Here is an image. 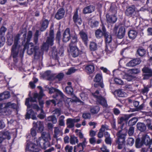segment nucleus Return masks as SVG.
Here are the masks:
<instances>
[{
    "label": "nucleus",
    "instance_id": "38",
    "mask_svg": "<svg viewBox=\"0 0 152 152\" xmlns=\"http://www.w3.org/2000/svg\"><path fill=\"white\" fill-rule=\"evenodd\" d=\"M99 110V108L98 106L92 107L90 109L91 113L93 114L97 113Z\"/></svg>",
    "mask_w": 152,
    "mask_h": 152
},
{
    "label": "nucleus",
    "instance_id": "55",
    "mask_svg": "<svg viewBox=\"0 0 152 152\" xmlns=\"http://www.w3.org/2000/svg\"><path fill=\"white\" fill-rule=\"evenodd\" d=\"M39 32V31L37 30L34 35V41L36 44H37V43Z\"/></svg>",
    "mask_w": 152,
    "mask_h": 152
},
{
    "label": "nucleus",
    "instance_id": "63",
    "mask_svg": "<svg viewBox=\"0 0 152 152\" xmlns=\"http://www.w3.org/2000/svg\"><path fill=\"white\" fill-rule=\"evenodd\" d=\"M134 128L133 127H131L129 128V130L128 133L129 136L132 135L134 132Z\"/></svg>",
    "mask_w": 152,
    "mask_h": 152
},
{
    "label": "nucleus",
    "instance_id": "41",
    "mask_svg": "<svg viewBox=\"0 0 152 152\" xmlns=\"http://www.w3.org/2000/svg\"><path fill=\"white\" fill-rule=\"evenodd\" d=\"M115 92H116L117 95L119 97H124L126 96V94L121 90H117Z\"/></svg>",
    "mask_w": 152,
    "mask_h": 152
},
{
    "label": "nucleus",
    "instance_id": "62",
    "mask_svg": "<svg viewBox=\"0 0 152 152\" xmlns=\"http://www.w3.org/2000/svg\"><path fill=\"white\" fill-rule=\"evenodd\" d=\"M125 75L124 77L128 81H130L132 80L133 79V77L131 75H128L126 74Z\"/></svg>",
    "mask_w": 152,
    "mask_h": 152
},
{
    "label": "nucleus",
    "instance_id": "34",
    "mask_svg": "<svg viewBox=\"0 0 152 152\" xmlns=\"http://www.w3.org/2000/svg\"><path fill=\"white\" fill-rule=\"evenodd\" d=\"M99 22L94 20H91L89 21V24L92 28L97 26L99 25Z\"/></svg>",
    "mask_w": 152,
    "mask_h": 152
},
{
    "label": "nucleus",
    "instance_id": "12",
    "mask_svg": "<svg viewBox=\"0 0 152 152\" xmlns=\"http://www.w3.org/2000/svg\"><path fill=\"white\" fill-rule=\"evenodd\" d=\"M71 38L70 29L67 28L66 29L63 34L62 40L63 42H68Z\"/></svg>",
    "mask_w": 152,
    "mask_h": 152
},
{
    "label": "nucleus",
    "instance_id": "48",
    "mask_svg": "<svg viewBox=\"0 0 152 152\" xmlns=\"http://www.w3.org/2000/svg\"><path fill=\"white\" fill-rule=\"evenodd\" d=\"M65 91L67 94H71L73 93V90L71 86H67L65 88Z\"/></svg>",
    "mask_w": 152,
    "mask_h": 152
},
{
    "label": "nucleus",
    "instance_id": "30",
    "mask_svg": "<svg viewBox=\"0 0 152 152\" xmlns=\"http://www.w3.org/2000/svg\"><path fill=\"white\" fill-rule=\"evenodd\" d=\"M105 38V42L106 43H109L112 41L111 35L108 33H104V35Z\"/></svg>",
    "mask_w": 152,
    "mask_h": 152
},
{
    "label": "nucleus",
    "instance_id": "4",
    "mask_svg": "<svg viewBox=\"0 0 152 152\" xmlns=\"http://www.w3.org/2000/svg\"><path fill=\"white\" fill-rule=\"evenodd\" d=\"M37 139L34 138V141L32 142H28L26 145V150L27 151L33 152L39 151L41 148L43 149L41 143L42 142H37Z\"/></svg>",
    "mask_w": 152,
    "mask_h": 152
},
{
    "label": "nucleus",
    "instance_id": "15",
    "mask_svg": "<svg viewBox=\"0 0 152 152\" xmlns=\"http://www.w3.org/2000/svg\"><path fill=\"white\" fill-rule=\"evenodd\" d=\"M144 75L143 79L144 80L148 78L149 77L152 75V70L147 67H145L142 69Z\"/></svg>",
    "mask_w": 152,
    "mask_h": 152
},
{
    "label": "nucleus",
    "instance_id": "6",
    "mask_svg": "<svg viewBox=\"0 0 152 152\" xmlns=\"http://www.w3.org/2000/svg\"><path fill=\"white\" fill-rule=\"evenodd\" d=\"M122 131V130L120 131L117 134L118 137L117 141L118 144V148L119 149H121L123 148L125 143V137L126 134L125 133Z\"/></svg>",
    "mask_w": 152,
    "mask_h": 152
},
{
    "label": "nucleus",
    "instance_id": "33",
    "mask_svg": "<svg viewBox=\"0 0 152 152\" xmlns=\"http://www.w3.org/2000/svg\"><path fill=\"white\" fill-rule=\"evenodd\" d=\"M137 127L138 130L141 132L145 131L146 129L145 125L141 123H138L137 124Z\"/></svg>",
    "mask_w": 152,
    "mask_h": 152
},
{
    "label": "nucleus",
    "instance_id": "49",
    "mask_svg": "<svg viewBox=\"0 0 152 152\" xmlns=\"http://www.w3.org/2000/svg\"><path fill=\"white\" fill-rule=\"evenodd\" d=\"M5 39L4 36L0 33V48L2 46L5 42Z\"/></svg>",
    "mask_w": 152,
    "mask_h": 152
},
{
    "label": "nucleus",
    "instance_id": "9",
    "mask_svg": "<svg viewBox=\"0 0 152 152\" xmlns=\"http://www.w3.org/2000/svg\"><path fill=\"white\" fill-rule=\"evenodd\" d=\"M87 143L86 138H84L82 142L80 143L77 145L74 146V152H84V149L86 147Z\"/></svg>",
    "mask_w": 152,
    "mask_h": 152
},
{
    "label": "nucleus",
    "instance_id": "35",
    "mask_svg": "<svg viewBox=\"0 0 152 152\" xmlns=\"http://www.w3.org/2000/svg\"><path fill=\"white\" fill-rule=\"evenodd\" d=\"M78 42L77 36L75 35L72 36L71 40V43L69 44V46H73V45H75Z\"/></svg>",
    "mask_w": 152,
    "mask_h": 152
},
{
    "label": "nucleus",
    "instance_id": "5",
    "mask_svg": "<svg viewBox=\"0 0 152 152\" xmlns=\"http://www.w3.org/2000/svg\"><path fill=\"white\" fill-rule=\"evenodd\" d=\"M27 52L29 55H31L34 53V58L36 59H38L39 57L42 55V53L40 51L39 47L37 46L34 47L32 43L28 44V48Z\"/></svg>",
    "mask_w": 152,
    "mask_h": 152
},
{
    "label": "nucleus",
    "instance_id": "56",
    "mask_svg": "<svg viewBox=\"0 0 152 152\" xmlns=\"http://www.w3.org/2000/svg\"><path fill=\"white\" fill-rule=\"evenodd\" d=\"M58 52L55 48H54L52 51V55L53 57H56L58 55Z\"/></svg>",
    "mask_w": 152,
    "mask_h": 152
},
{
    "label": "nucleus",
    "instance_id": "32",
    "mask_svg": "<svg viewBox=\"0 0 152 152\" xmlns=\"http://www.w3.org/2000/svg\"><path fill=\"white\" fill-rule=\"evenodd\" d=\"M16 107V105L15 104L13 103H12L11 102H9L5 104L4 107V110L5 109L8 108H15Z\"/></svg>",
    "mask_w": 152,
    "mask_h": 152
},
{
    "label": "nucleus",
    "instance_id": "28",
    "mask_svg": "<svg viewBox=\"0 0 152 152\" xmlns=\"http://www.w3.org/2000/svg\"><path fill=\"white\" fill-rule=\"evenodd\" d=\"M66 124L68 128H72L73 127L75 126V123L73 118H68L66 120Z\"/></svg>",
    "mask_w": 152,
    "mask_h": 152
},
{
    "label": "nucleus",
    "instance_id": "16",
    "mask_svg": "<svg viewBox=\"0 0 152 152\" xmlns=\"http://www.w3.org/2000/svg\"><path fill=\"white\" fill-rule=\"evenodd\" d=\"M34 127H36L38 132H41L44 130V126L43 122L37 121L36 123L34 122L33 123Z\"/></svg>",
    "mask_w": 152,
    "mask_h": 152
},
{
    "label": "nucleus",
    "instance_id": "13",
    "mask_svg": "<svg viewBox=\"0 0 152 152\" xmlns=\"http://www.w3.org/2000/svg\"><path fill=\"white\" fill-rule=\"evenodd\" d=\"M69 46L70 49V53L71 55L74 57L78 56L79 54L80 51L77 46L75 45Z\"/></svg>",
    "mask_w": 152,
    "mask_h": 152
},
{
    "label": "nucleus",
    "instance_id": "29",
    "mask_svg": "<svg viewBox=\"0 0 152 152\" xmlns=\"http://www.w3.org/2000/svg\"><path fill=\"white\" fill-rule=\"evenodd\" d=\"M137 34V32L134 30H131L128 33V36L130 39H134L136 37Z\"/></svg>",
    "mask_w": 152,
    "mask_h": 152
},
{
    "label": "nucleus",
    "instance_id": "46",
    "mask_svg": "<svg viewBox=\"0 0 152 152\" xmlns=\"http://www.w3.org/2000/svg\"><path fill=\"white\" fill-rule=\"evenodd\" d=\"M137 121V119L135 117L133 118L129 121L128 124L129 126H133L135 124Z\"/></svg>",
    "mask_w": 152,
    "mask_h": 152
},
{
    "label": "nucleus",
    "instance_id": "10",
    "mask_svg": "<svg viewBox=\"0 0 152 152\" xmlns=\"http://www.w3.org/2000/svg\"><path fill=\"white\" fill-rule=\"evenodd\" d=\"M99 93V91H96L93 94V95L96 98L97 102L102 105L104 107H107V104L106 100L103 97L100 96H98V95Z\"/></svg>",
    "mask_w": 152,
    "mask_h": 152
},
{
    "label": "nucleus",
    "instance_id": "40",
    "mask_svg": "<svg viewBox=\"0 0 152 152\" xmlns=\"http://www.w3.org/2000/svg\"><path fill=\"white\" fill-rule=\"evenodd\" d=\"M102 80V75L100 74H97L95 76L94 81L96 82H99Z\"/></svg>",
    "mask_w": 152,
    "mask_h": 152
},
{
    "label": "nucleus",
    "instance_id": "24",
    "mask_svg": "<svg viewBox=\"0 0 152 152\" xmlns=\"http://www.w3.org/2000/svg\"><path fill=\"white\" fill-rule=\"evenodd\" d=\"M95 9V7L93 6H89L85 7L83 10V12L85 14L90 13L93 12Z\"/></svg>",
    "mask_w": 152,
    "mask_h": 152
},
{
    "label": "nucleus",
    "instance_id": "51",
    "mask_svg": "<svg viewBox=\"0 0 152 152\" xmlns=\"http://www.w3.org/2000/svg\"><path fill=\"white\" fill-rule=\"evenodd\" d=\"M40 110L41 113L38 115L37 117L41 119H42L45 118V115L42 109H41Z\"/></svg>",
    "mask_w": 152,
    "mask_h": 152
},
{
    "label": "nucleus",
    "instance_id": "11",
    "mask_svg": "<svg viewBox=\"0 0 152 152\" xmlns=\"http://www.w3.org/2000/svg\"><path fill=\"white\" fill-rule=\"evenodd\" d=\"M63 130L59 127H54V134L53 137L56 139V141L58 140L61 141V138H58V137L62 135L63 134Z\"/></svg>",
    "mask_w": 152,
    "mask_h": 152
},
{
    "label": "nucleus",
    "instance_id": "18",
    "mask_svg": "<svg viewBox=\"0 0 152 152\" xmlns=\"http://www.w3.org/2000/svg\"><path fill=\"white\" fill-rule=\"evenodd\" d=\"M73 20L76 24L80 25L82 22V20L80 17L78 15L77 11V10L74 13L73 16Z\"/></svg>",
    "mask_w": 152,
    "mask_h": 152
},
{
    "label": "nucleus",
    "instance_id": "58",
    "mask_svg": "<svg viewBox=\"0 0 152 152\" xmlns=\"http://www.w3.org/2000/svg\"><path fill=\"white\" fill-rule=\"evenodd\" d=\"M7 30V28L4 26H2L0 28V33L4 36V33Z\"/></svg>",
    "mask_w": 152,
    "mask_h": 152
},
{
    "label": "nucleus",
    "instance_id": "21",
    "mask_svg": "<svg viewBox=\"0 0 152 152\" xmlns=\"http://www.w3.org/2000/svg\"><path fill=\"white\" fill-rule=\"evenodd\" d=\"M125 28L124 27H120L117 34L118 37L120 39L122 38L125 35Z\"/></svg>",
    "mask_w": 152,
    "mask_h": 152
},
{
    "label": "nucleus",
    "instance_id": "45",
    "mask_svg": "<svg viewBox=\"0 0 152 152\" xmlns=\"http://www.w3.org/2000/svg\"><path fill=\"white\" fill-rule=\"evenodd\" d=\"M47 120L48 121H51L54 124H56L57 121V119L54 115L50 116L47 118Z\"/></svg>",
    "mask_w": 152,
    "mask_h": 152
},
{
    "label": "nucleus",
    "instance_id": "1",
    "mask_svg": "<svg viewBox=\"0 0 152 152\" xmlns=\"http://www.w3.org/2000/svg\"><path fill=\"white\" fill-rule=\"evenodd\" d=\"M38 88L40 89L39 95L37 93H34L33 96V98L31 97L26 99L25 104L27 107V113L26 115V119H29L31 118L32 119H36L37 118L35 114L31 109L30 108L33 107L34 109L39 110L40 109L38 106L36 104H34L32 105H30L28 103L30 102H35L37 101V99L39 100L42 96H44L42 88L40 86H38Z\"/></svg>",
    "mask_w": 152,
    "mask_h": 152
},
{
    "label": "nucleus",
    "instance_id": "3",
    "mask_svg": "<svg viewBox=\"0 0 152 152\" xmlns=\"http://www.w3.org/2000/svg\"><path fill=\"white\" fill-rule=\"evenodd\" d=\"M20 34L17 35L15 37L14 42L11 51V55L14 58L17 57L18 53L22 51L21 46L19 44Z\"/></svg>",
    "mask_w": 152,
    "mask_h": 152
},
{
    "label": "nucleus",
    "instance_id": "14",
    "mask_svg": "<svg viewBox=\"0 0 152 152\" xmlns=\"http://www.w3.org/2000/svg\"><path fill=\"white\" fill-rule=\"evenodd\" d=\"M10 134L8 131L0 132V144L1 143L4 139H7L10 140Z\"/></svg>",
    "mask_w": 152,
    "mask_h": 152
},
{
    "label": "nucleus",
    "instance_id": "23",
    "mask_svg": "<svg viewBox=\"0 0 152 152\" xmlns=\"http://www.w3.org/2000/svg\"><path fill=\"white\" fill-rule=\"evenodd\" d=\"M94 67L93 65H88L85 67L86 72L89 74L92 73L94 71Z\"/></svg>",
    "mask_w": 152,
    "mask_h": 152
},
{
    "label": "nucleus",
    "instance_id": "54",
    "mask_svg": "<svg viewBox=\"0 0 152 152\" xmlns=\"http://www.w3.org/2000/svg\"><path fill=\"white\" fill-rule=\"evenodd\" d=\"M114 81L116 84L119 85H123L124 83L121 80L118 78H115Z\"/></svg>",
    "mask_w": 152,
    "mask_h": 152
},
{
    "label": "nucleus",
    "instance_id": "64",
    "mask_svg": "<svg viewBox=\"0 0 152 152\" xmlns=\"http://www.w3.org/2000/svg\"><path fill=\"white\" fill-rule=\"evenodd\" d=\"M147 34L148 36H152V28H148L147 29Z\"/></svg>",
    "mask_w": 152,
    "mask_h": 152
},
{
    "label": "nucleus",
    "instance_id": "42",
    "mask_svg": "<svg viewBox=\"0 0 152 152\" xmlns=\"http://www.w3.org/2000/svg\"><path fill=\"white\" fill-rule=\"evenodd\" d=\"M144 144L143 142H142V138L141 141H140L139 138H137L136 140L135 145L136 147L137 148H140Z\"/></svg>",
    "mask_w": 152,
    "mask_h": 152
},
{
    "label": "nucleus",
    "instance_id": "50",
    "mask_svg": "<svg viewBox=\"0 0 152 152\" xmlns=\"http://www.w3.org/2000/svg\"><path fill=\"white\" fill-rule=\"evenodd\" d=\"M127 144L131 146L134 144V140L132 138H129L126 140Z\"/></svg>",
    "mask_w": 152,
    "mask_h": 152
},
{
    "label": "nucleus",
    "instance_id": "44",
    "mask_svg": "<svg viewBox=\"0 0 152 152\" xmlns=\"http://www.w3.org/2000/svg\"><path fill=\"white\" fill-rule=\"evenodd\" d=\"M65 117L64 115H61L59 118L58 120V124L60 126H64L65 125L64 120Z\"/></svg>",
    "mask_w": 152,
    "mask_h": 152
},
{
    "label": "nucleus",
    "instance_id": "47",
    "mask_svg": "<svg viewBox=\"0 0 152 152\" xmlns=\"http://www.w3.org/2000/svg\"><path fill=\"white\" fill-rule=\"evenodd\" d=\"M137 53L141 56H143L145 54V51L143 49H139L137 51Z\"/></svg>",
    "mask_w": 152,
    "mask_h": 152
},
{
    "label": "nucleus",
    "instance_id": "37",
    "mask_svg": "<svg viewBox=\"0 0 152 152\" xmlns=\"http://www.w3.org/2000/svg\"><path fill=\"white\" fill-rule=\"evenodd\" d=\"M79 142L77 138L75 136H71L70 139V142L72 145H75Z\"/></svg>",
    "mask_w": 152,
    "mask_h": 152
},
{
    "label": "nucleus",
    "instance_id": "20",
    "mask_svg": "<svg viewBox=\"0 0 152 152\" xmlns=\"http://www.w3.org/2000/svg\"><path fill=\"white\" fill-rule=\"evenodd\" d=\"M135 10V7L134 6L130 7L127 8L125 12L126 15L129 17H132Z\"/></svg>",
    "mask_w": 152,
    "mask_h": 152
},
{
    "label": "nucleus",
    "instance_id": "22",
    "mask_svg": "<svg viewBox=\"0 0 152 152\" xmlns=\"http://www.w3.org/2000/svg\"><path fill=\"white\" fill-rule=\"evenodd\" d=\"M106 17L107 22L110 23H114L117 19L116 16L115 15L110 16L108 15H107Z\"/></svg>",
    "mask_w": 152,
    "mask_h": 152
},
{
    "label": "nucleus",
    "instance_id": "17",
    "mask_svg": "<svg viewBox=\"0 0 152 152\" xmlns=\"http://www.w3.org/2000/svg\"><path fill=\"white\" fill-rule=\"evenodd\" d=\"M127 70L123 67H120L118 69L114 70L113 71V75L117 74L118 75H125L126 73Z\"/></svg>",
    "mask_w": 152,
    "mask_h": 152
},
{
    "label": "nucleus",
    "instance_id": "31",
    "mask_svg": "<svg viewBox=\"0 0 152 152\" xmlns=\"http://www.w3.org/2000/svg\"><path fill=\"white\" fill-rule=\"evenodd\" d=\"M114 47L108 44L106 45L105 50L107 54H108L111 53L114 50Z\"/></svg>",
    "mask_w": 152,
    "mask_h": 152
},
{
    "label": "nucleus",
    "instance_id": "36",
    "mask_svg": "<svg viewBox=\"0 0 152 152\" xmlns=\"http://www.w3.org/2000/svg\"><path fill=\"white\" fill-rule=\"evenodd\" d=\"M10 96V94L8 92H5L3 93L0 94L1 100L4 99L8 98Z\"/></svg>",
    "mask_w": 152,
    "mask_h": 152
},
{
    "label": "nucleus",
    "instance_id": "61",
    "mask_svg": "<svg viewBox=\"0 0 152 152\" xmlns=\"http://www.w3.org/2000/svg\"><path fill=\"white\" fill-rule=\"evenodd\" d=\"M83 117L85 119H87L90 118L91 117V115L89 113H84L83 115Z\"/></svg>",
    "mask_w": 152,
    "mask_h": 152
},
{
    "label": "nucleus",
    "instance_id": "27",
    "mask_svg": "<svg viewBox=\"0 0 152 152\" xmlns=\"http://www.w3.org/2000/svg\"><path fill=\"white\" fill-rule=\"evenodd\" d=\"M80 34L85 44L86 45L88 40V38L87 34L83 31H80Z\"/></svg>",
    "mask_w": 152,
    "mask_h": 152
},
{
    "label": "nucleus",
    "instance_id": "59",
    "mask_svg": "<svg viewBox=\"0 0 152 152\" xmlns=\"http://www.w3.org/2000/svg\"><path fill=\"white\" fill-rule=\"evenodd\" d=\"M133 60L135 66L139 64L141 62V61L139 58H136L133 59Z\"/></svg>",
    "mask_w": 152,
    "mask_h": 152
},
{
    "label": "nucleus",
    "instance_id": "2",
    "mask_svg": "<svg viewBox=\"0 0 152 152\" xmlns=\"http://www.w3.org/2000/svg\"><path fill=\"white\" fill-rule=\"evenodd\" d=\"M37 142H42V147L44 149H45L50 146L49 141L51 139L50 134L49 132H42L41 136L38 138H36Z\"/></svg>",
    "mask_w": 152,
    "mask_h": 152
},
{
    "label": "nucleus",
    "instance_id": "57",
    "mask_svg": "<svg viewBox=\"0 0 152 152\" xmlns=\"http://www.w3.org/2000/svg\"><path fill=\"white\" fill-rule=\"evenodd\" d=\"M53 112L54 114L56 115L57 116H59L61 114V110L58 109H56Z\"/></svg>",
    "mask_w": 152,
    "mask_h": 152
},
{
    "label": "nucleus",
    "instance_id": "8",
    "mask_svg": "<svg viewBox=\"0 0 152 152\" xmlns=\"http://www.w3.org/2000/svg\"><path fill=\"white\" fill-rule=\"evenodd\" d=\"M49 93L50 94H53V97L56 98V100L58 99L59 97L63 98L64 96V95L61 91L53 87L49 88Z\"/></svg>",
    "mask_w": 152,
    "mask_h": 152
},
{
    "label": "nucleus",
    "instance_id": "52",
    "mask_svg": "<svg viewBox=\"0 0 152 152\" xmlns=\"http://www.w3.org/2000/svg\"><path fill=\"white\" fill-rule=\"evenodd\" d=\"M73 149V147L69 145H67L65 148V150L66 152H72Z\"/></svg>",
    "mask_w": 152,
    "mask_h": 152
},
{
    "label": "nucleus",
    "instance_id": "19",
    "mask_svg": "<svg viewBox=\"0 0 152 152\" xmlns=\"http://www.w3.org/2000/svg\"><path fill=\"white\" fill-rule=\"evenodd\" d=\"M65 14V11L64 10L61 8L58 10L57 12L55 15V18L58 20H60L64 17Z\"/></svg>",
    "mask_w": 152,
    "mask_h": 152
},
{
    "label": "nucleus",
    "instance_id": "26",
    "mask_svg": "<svg viewBox=\"0 0 152 152\" xmlns=\"http://www.w3.org/2000/svg\"><path fill=\"white\" fill-rule=\"evenodd\" d=\"M142 142L144 144L146 145H150L151 142V140L150 141L149 136L146 135H143L142 137Z\"/></svg>",
    "mask_w": 152,
    "mask_h": 152
},
{
    "label": "nucleus",
    "instance_id": "43",
    "mask_svg": "<svg viewBox=\"0 0 152 152\" xmlns=\"http://www.w3.org/2000/svg\"><path fill=\"white\" fill-rule=\"evenodd\" d=\"M90 48L91 50L95 51L97 49V44L94 42H91L90 44Z\"/></svg>",
    "mask_w": 152,
    "mask_h": 152
},
{
    "label": "nucleus",
    "instance_id": "60",
    "mask_svg": "<svg viewBox=\"0 0 152 152\" xmlns=\"http://www.w3.org/2000/svg\"><path fill=\"white\" fill-rule=\"evenodd\" d=\"M102 129H100L99 130V132L98 133V136L99 138H101L103 136V132H104L102 131Z\"/></svg>",
    "mask_w": 152,
    "mask_h": 152
},
{
    "label": "nucleus",
    "instance_id": "7",
    "mask_svg": "<svg viewBox=\"0 0 152 152\" xmlns=\"http://www.w3.org/2000/svg\"><path fill=\"white\" fill-rule=\"evenodd\" d=\"M54 32L53 30L50 32V37L48 38L46 42L44 43L42 46V49L44 50H47L48 47L52 46L53 44Z\"/></svg>",
    "mask_w": 152,
    "mask_h": 152
},
{
    "label": "nucleus",
    "instance_id": "39",
    "mask_svg": "<svg viewBox=\"0 0 152 152\" xmlns=\"http://www.w3.org/2000/svg\"><path fill=\"white\" fill-rule=\"evenodd\" d=\"M95 34L96 38H100L102 37L104 33L101 30L98 29L96 31Z\"/></svg>",
    "mask_w": 152,
    "mask_h": 152
},
{
    "label": "nucleus",
    "instance_id": "25",
    "mask_svg": "<svg viewBox=\"0 0 152 152\" xmlns=\"http://www.w3.org/2000/svg\"><path fill=\"white\" fill-rule=\"evenodd\" d=\"M48 23L49 21L45 19L42 20L41 24V27L40 29L41 31H43L45 30L47 28Z\"/></svg>",
    "mask_w": 152,
    "mask_h": 152
},
{
    "label": "nucleus",
    "instance_id": "53",
    "mask_svg": "<svg viewBox=\"0 0 152 152\" xmlns=\"http://www.w3.org/2000/svg\"><path fill=\"white\" fill-rule=\"evenodd\" d=\"M76 71V69L74 68H71L69 69L66 74L67 75H69L72 73L75 72Z\"/></svg>",
    "mask_w": 152,
    "mask_h": 152
}]
</instances>
